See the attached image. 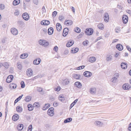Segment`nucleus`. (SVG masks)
<instances>
[{"label":"nucleus","instance_id":"obj_1","mask_svg":"<svg viewBox=\"0 0 131 131\" xmlns=\"http://www.w3.org/2000/svg\"><path fill=\"white\" fill-rule=\"evenodd\" d=\"M119 74L118 73H115L113 75V77L111 79V82L115 83L117 82V79L119 78Z\"/></svg>","mask_w":131,"mask_h":131},{"label":"nucleus","instance_id":"obj_2","mask_svg":"<svg viewBox=\"0 0 131 131\" xmlns=\"http://www.w3.org/2000/svg\"><path fill=\"white\" fill-rule=\"evenodd\" d=\"M39 44L44 47H47L49 45V43L46 40L40 39L39 41Z\"/></svg>","mask_w":131,"mask_h":131},{"label":"nucleus","instance_id":"obj_3","mask_svg":"<svg viewBox=\"0 0 131 131\" xmlns=\"http://www.w3.org/2000/svg\"><path fill=\"white\" fill-rule=\"evenodd\" d=\"M94 124L95 126L98 127H101L104 125L103 123L98 120L95 121Z\"/></svg>","mask_w":131,"mask_h":131},{"label":"nucleus","instance_id":"obj_4","mask_svg":"<svg viewBox=\"0 0 131 131\" xmlns=\"http://www.w3.org/2000/svg\"><path fill=\"white\" fill-rule=\"evenodd\" d=\"M26 74L29 77H31L33 75V71L30 68L28 69L26 71Z\"/></svg>","mask_w":131,"mask_h":131},{"label":"nucleus","instance_id":"obj_5","mask_svg":"<svg viewBox=\"0 0 131 131\" xmlns=\"http://www.w3.org/2000/svg\"><path fill=\"white\" fill-rule=\"evenodd\" d=\"M10 32L14 36L17 35L18 33V30L15 28H13L11 29Z\"/></svg>","mask_w":131,"mask_h":131},{"label":"nucleus","instance_id":"obj_6","mask_svg":"<svg viewBox=\"0 0 131 131\" xmlns=\"http://www.w3.org/2000/svg\"><path fill=\"white\" fill-rule=\"evenodd\" d=\"M54 108L53 107H51L47 111V114L50 116H52L54 114Z\"/></svg>","mask_w":131,"mask_h":131},{"label":"nucleus","instance_id":"obj_7","mask_svg":"<svg viewBox=\"0 0 131 131\" xmlns=\"http://www.w3.org/2000/svg\"><path fill=\"white\" fill-rule=\"evenodd\" d=\"M112 54L110 53L107 54L106 56V60L107 62H109L111 61L113 59Z\"/></svg>","mask_w":131,"mask_h":131},{"label":"nucleus","instance_id":"obj_8","mask_svg":"<svg viewBox=\"0 0 131 131\" xmlns=\"http://www.w3.org/2000/svg\"><path fill=\"white\" fill-rule=\"evenodd\" d=\"M122 88L123 89L125 90H130L131 88V86L128 83H125L124 84Z\"/></svg>","mask_w":131,"mask_h":131},{"label":"nucleus","instance_id":"obj_9","mask_svg":"<svg viewBox=\"0 0 131 131\" xmlns=\"http://www.w3.org/2000/svg\"><path fill=\"white\" fill-rule=\"evenodd\" d=\"M93 32V30L91 28L86 29L85 32V34L88 35H92Z\"/></svg>","mask_w":131,"mask_h":131},{"label":"nucleus","instance_id":"obj_10","mask_svg":"<svg viewBox=\"0 0 131 131\" xmlns=\"http://www.w3.org/2000/svg\"><path fill=\"white\" fill-rule=\"evenodd\" d=\"M128 16L125 15H123L122 17V21L124 24H125L128 22Z\"/></svg>","mask_w":131,"mask_h":131},{"label":"nucleus","instance_id":"obj_11","mask_svg":"<svg viewBox=\"0 0 131 131\" xmlns=\"http://www.w3.org/2000/svg\"><path fill=\"white\" fill-rule=\"evenodd\" d=\"M73 21L71 20H66L64 22V24L67 26H70L72 25Z\"/></svg>","mask_w":131,"mask_h":131},{"label":"nucleus","instance_id":"obj_12","mask_svg":"<svg viewBox=\"0 0 131 131\" xmlns=\"http://www.w3.org/2000/svg\"><path fill=\"white\" fill-rule=\"evenodd\" d=\"M92 75V73L89 71H85L83 73V75L87 78H89L91 77Z\"/></svg>","mask_w":131,"mask_h":131},{"label":"nucleus","instance_id":"obj_13","mask_svg":"<svg viewBox=\"0 0 131 131\" xmlns=\"http://www.w3.org/2000/svg\"><path fill=\"white\" fill-rule=\"evenodd\" d=\"M22 16L23 18L26 21L28 20L29 18V16L28 14L25 13L23 14Z\"/></svg>","mask_w":131,"mask_h":131},{"label":"nucleus","instance_id":"obj_14","mask_svg":"<svg viewBox=\"0 0 131 131\" xmlns=\"http://www.w3.org/2000/svg\"><path fill=\"white\" fill-rule=\"evenodd\" d=\"M41 61L40 58H37L33 61V64L35 65H38L40 63Z\"/></svg>","mask_w":131,"mask_h":131},{"label":"nucleus","instance_id":"obj_15","mask_svg":"<svg viewBox=\"0 0 131 131\" xmlns=\"http://www.w3.org/2000/svg\"><path fill=\"white\" fill-rule=\"evenodd\" d=\"M104 21L106 22H107L109 20V17L108 14L105 13L104 15Z\"/></svg>","mask_w":131,"mask_h":131},{"label":"nucleus","instance_id":"obj_16","mask_svg":"<svg viewBox=\"0 0 131 131\" xmlns=\"http://www.w3.org/2000/svg\"><path fill=\"white\" fill-rule=\"evenodd\" d=\"M9 88L10 90H14L15 89L17 86V85L14 83H11L9 85Z\"/></svg>","mask_w":131,"mask_h":131},{"label":"nucleus","instance_id":"obj_17","mask_svg":"<svg viewBox=\"0 0 131 131\" xmlns=\"http://www.w3.org/2000/svg\"><path fill=\"white\" fill-rule=\"evenodd\" d=\"M74 86L77 88L81 89L82 87V84L79 82L77 81L75 82L74 84Z\"/></svg>","mask_w":131,"mask_h":131},{"label":"nucleus","instance_id":"obj_18","mask_svg":"<svg viewBox=\"0 0 131 131\" xmlns=\"http://www.w3.org/2000/svg\"><path fill=\"white\" fill-rule=\"evenodd\" d=\"M96 60V58L94 57H91L88 58V61L91 63L95 62Z\"/></svg>","mask_w":131,"mask_h":131},{"label":"nucleus","instance_id":"obj_19","mask_svg":"<svg viewBox=\"0 0 131 131\" xmlns=\"http://www.w3.org/2000/svg\"><path fill=\"white\" fill-rule=\"evenodd\" d=\"M41 24L42 25H47L50 23V21L47 20H43L41 22Z\"/></svg>","mask_w":131,"mask_h":131},{"label":"nucleus","instance_id":"obj_20","mask_svg":"<svg viewBox=\"0 0 131 131\" xmlns=\"http://www.w3.org/2000/svg\"><path fill=\"white\" fill-rule=\"evenodd\" d=\"M69 80L67 78H65L62 80V82L65 85H68L69 83Z\"/></svg>","mask_w":131,"mask_h":131},{"label":"nucleus","instance_id":"obj_21","mask_svg":"<svg viewBox=\"0 0 131 131\" xmlns=\"http://www.w3.org/2000/svg\"><path fill=\"white\" fill-rule=\"evenodd\" d=\"M81 75L79 74H73L72 77L74 79H80L81 78Z\"/></svg>","mask_w":131,"mask_h":131},{"label":"nucleus","instance_id":"obj_22","mask_svg":"<svg viewBox=\"0 0 131 131\" xmlns=\"http://www.w3.org/2000/svg\"><path fill=\"white\" fill-rule=\"evenodd\" d=\"M96 92V89L95 88L92 87L90 89V93L92 94H95Z\"/></svg>","mask_w":131,"mask_h":131},{"label":"nucleus","instance_id":"obj_23","mask_svg":"<svg viewBox=\"0 0 131 131\" xmlns=\"http://www.w3.org/2000/svg\"><path fill=\"white\" fill-rule=\"evenodd\" d=\"M68 29L67 28H65L63 29V36H66L68 34Z\"/></svg>","mask_w":131,"mask_h":131},{"label":"nucleus","instance_id":"obj_24","mask_svg":"<svg viewBox=\"0 0 131 131\" xmlns=\"http://www.w3.org/2000/svg\"><path fill=\"white\" fill-rule=\"evenodd\" d=\"M19 117V115L17 114H16L13 116L12 119L13 121H15L18 119Z\"/></svg>","mask_w":131,"mask_h":131},{"label":"nucleus","instance_id":"obj_25","mask_svg":"<svg viewBox=\"0 0 131 131\" xmlns=\"http://www.w3.org/2000/svg\"><path fill=\"white\" fill-rule=\"evenodd\" d=\"M116 48L119 51H121L123 49V46L120 44H117L116 45Z\"/></svg>","mask_w":131,"mask_h":131},{"label":"nucleus","instance_id":"obj_26","mask_svg":"<svg viewBox=\"0 0 131 131\" xmlns=\"http://www.w3.org/2000/svg\"><path fill=\"white\" fill-rule=\"evenodd\" d=\"M97 27L100 30H103L104 28V26L102 23H100L98 25Z\"/></svg>","mask_w":131,"mask_h":131},{"label":"nucleus","instance_id":"obj_27","mask_svg":"<svg viewBox=\"0 0 131 131\" xmlns=\"http://www.w3.org/2000/svg\"><path fill=\"white\" fill-rule=\"evenodd\" d=\"M74 41L72 40H70L67 43L66 46L67 47H70L73 45Z\"/></svg>","mask_w":131,"mask_h":131},{"label":"nucleus","instance_id":"obj_28","mask_svg":"<svg viewBox=\"0 0 131 131\" xmlns=\"http://www.w3.org/2000/svg\"><path fill=\"white\" fill-rule=\"evenodd\" d=\"M28 56V54L27 53H25L21 54L20 57L22 59H25Z\"/></svg>","mask_w":131,"mask_h":131},{"label":"nucleus","instance_id":"obj_29","mask_svg":"<svg viewBox=\"0 0 131 131\" xmlns=\"http://www.w3.org/2000/svg\"><path fill=\"white\" fill-rule=\"evenodd\" d=\"M121 67L123 69H126L127 67V63L125 62H122L121 64Z\"/></svg>","mask_w":131,"mask_h":131},{"label":"nucleus","instance_id":"obj_30","mask_svg":"<svg viewBox=\"0 0 131 131\" xmlns=\"http://www.w3.org/2000/svg\"><path fill=\"white\" fill-rule=\"evenodd\" d=\"M33 107H35L36 108H38L40 107V104L39 103L36 102L34 103L33 104Z\"/></svg>","mask_w":131,"mask_h":131},{"label":"nucleus","instance_id":"obj_31","mask_svg":"<svg viewBox=\"0 0 131 131\" xmlns=\"http://www.w3.org/2000/svg\"><path fill=\"white\" fill-rule=\"evenodd\" d=\"M56 29L58 31H60L61 29V26L59 23H57L56 25Z\"/></svg>","mask_w":131,"mask_h":131},{"label":"nucleus","instance_id":"obj_32","mask_svg":"<svg viewBox=\"0 0 131 131\" xmlns=\"http://www.w3.org/2000/svg\"><path fill=\"white\" fill-rule=\"evenodd\" d=\"M78 50L79 49L77 48H73L71 49V52L72 53H74L78 52Z\"/></svg>","mask_w":131,"mask_h":131},{"label":"nucleus","instance_id":"obj_33","mask_svg":"<svg viewBox=\"0 0 131 131\" xmlns=\"http://www.w3.org/2000/svg\"><path fill=\"white\" fill-rule=\"evenodd\" d=\"M31 97L30 96L28 95L26 97L24 100L26 102H28L31 101Z\"/></svg>","mask_w":131,"mask_h":131},{"label":"nucleus","instance_id":"obj_34","mask_svg":"<svg viewBox=\"0 0 131 131\" xmlns=\"http://www.w3.org/2000/svg\"><path fill=\"white\" fill-rule=\"evenodd\" d=\"M53 28L52 27H50L48 29V33L49 35H51L53 34Z\"/></svg>","mask_w":131,"mask_h":131},{"label":"nucleus","instance_id":"obj_35","mask_svg":"<svg viewBox=\"0 0 131 131\" xmlns=\"http://www.w3.org/2000/svg\"><path fill=\"white\" fill-rule=\"evenodd\" d=\"M50 106V105L49 104H46L43 107L42 109L43 110H45L49 108Z\"/></svg>","mask_w":131,"mask_h":131},{"label":"nucleus","instance_id":"obj_36","mask_svg":"<svg viewBox=\"0 0 131 131\" xmlns=\"http://www.w3.org/2000/svg\"><path fill=\"white\" fill-rule=\"evenodd\" d=\"M28 109L29 111H31L32 110L34 109L33 106L32 104H29L27 105Z\"/></svg>","mask_w":131,"mask_h":131},{"label":"nucleus","instance_id":"obj_37","mask_svg":"<svg viewBox=\"0 0 131 131\" xmlns=\"http://www.w3.org/2000/svg\"><path fill=\"white\" fill-rule=\"evenodd\" d=\"M20 2V0H14L13 2V4L14 5H16L19 4Z\"/></svg>","mask_w":131,"mask_h":131},{"label":"nucleus","instance_id":"obj_38","mask_svg":"<svg viewBox=\"0 0 131 131\" xmlns=\"http://www.w3.org/2000/svg\"><path fill=\"white\" fill-rule=\"evenodd\" d=\"M17 66L18 69L19 70H21L22 68V66L20 62H18L17 63Z\"/></svg>","mask_w":131,"mask_h":131},{"label":"nucleus","instance_id":"obj_39","mask_svg":"<svg viewBox=\"0 0 131 131\" xmlns=\"http://www.w3.org/2000/svg\"><path fill=\"white\" fill-rule=\"evenodd\" d=\"M59 100L61 102L63 101L65 99V97L63 95H60L58 97Z\"/></svg>","mask_w":131,"mask_h":131},{"label":"nucleus","instance_id":"obj_40","mask_svg":"<svg viewBox=\"0 0 131 131\" xmlns=\"http://www.w3.org/2000/svg\"><path fill=\"white\" fill-rule=\"evenodd\" d=\"M16 110L17 112L19 113L23 111V108L20 106H17L16 108Z\"/></svg>","mask_w":131,"mask_h":131},{"label":"nucleus","instance_id":"obj_41","mask_svg":"<svg viewBox=\"0 0 131 131\" xmlns=\"http://www.w3.org/2000/svg\"><path fill=\"white\" fill-rule=\"evenodd\" d=\"M23 128V124H19L17 126V128L18 130H21Z\"/></svg>","mask_w":131,"mask_h":131},{"label":"nucleus","instance_id":"obj_42","mask_svg":"<svg viewBox=\"0 0 131 131\" xmlns=\"http://www.w3.org/2000/svg\"><path fill=\"white\" fill-rule=\"evenodd\" d=\"M35 89L37 90V91L39 92H41L43 91V90L42 88L40 87H36L35 88Z\"/></svg>","mask_w":131,"mask_h":131},{"label":"nucleus","instance_id":"obj_43","mask_svg":"<svg viewBox=\"0 0 131 131\" xmlns=\"http://www.w3.org/2000/svg\"><path fill=\"white\" fill-rule=\"evenodd\" d=\"M72 119L71 118H68L64 121V123H67L71 121H72Z\"/></svg>","mask_w":131,"mask_h":131},{"label":"nucleus","instance_id":"obj_44","mask_svg":"<svg viewBox=\"0 0 131 131\" xmlns=\"http://www.w3.org/2000/svg\"><path fill=\"white\" fill-rule=\"evenodd\" d=\"M14 77L12 75H9V79L10 80H9V83L11 82L13 79Z\"/></svg>","mask_w":131,"mask_h":131},{"label":"nucleus","instance_id":"obj_45","mask_svg":"<svg viewBox=\"0 0 131 131\" xmlns=\"http://www.w3.org/2000/svg\"><path fill=\"white\" fill-rule=\"evenodd\" d=\"M84 67L85 66H82L76 68L75 69L77 70H80L83 69Z\"/></svg>","mask_w":131,"mask_h":131},{"label":"nucleus","instance_id":"obj_46","mask_svg":"<svg viewBox=\"0 0 131 131\" xmlns=\"http://www.w3.org/2000/svg\"><path fill=\"white\" fill-rule=\"evenodd\" d=\"M23 96V95H22L21 96H19L16 99L14 103H16Z\"/></svg>","mask_w":131,"mask_h":131},{"label":"nucleus","instance_id":"obj_47","mask_svg":"<svg viewBox=\"0 0 131 131\" xmlns=\"http://www.w3.org/2000/svg\"><path fill=\"white\" fill-rule=\"evenodd\" d=\"M120 56V53L119 52H116L114 55L115 58H117Z\"/></svg>","mask_w":131,"mask_h":131},{"label":"nucleus","instance_id":"obj_48","mask_svg":"<svg viewBox=\"0 0 131 131\" xmlns=\"http://www.w3.org/2000/svg\"><path fill=\"white\" fill-rule=\"evenodd\" d=\"M75 31L77 33H79L81 32V29L78 27H77L74 29Z\"/></svg>","mask_w":131,"mask_h":131},{"label":"nucleus","instance_id":"obj_49","mask_svg":"<svg viewBox=\"0 0 131 131\" xmlns=\"http://www.w3.org/2000/svg\"><path fill=\"white\" fill-rule=\"evenodd\" d=\"M64 19V16L62 15H60L59 17V19L60 21H62Z\"/></svg>","mask_w":131,"mask_h":131},{"label":"nucleus","instance_id":"obj_50","mask_svg":"<svg viewBox=\"0 0 131 131\" xmlns=\"http://www.w3.org/2000/svg\"><path fill=\"white\" fill-rule=\"evenodd\" d=\"M84 35V33L82 32H81L80 34L78 36V39H80Z\"/></svg>","mask_w":131,"mask_h":131},{"label":"nucleus","instance_id":"obj_51","mask_svg":"<svg viewBox=\"0 0 131 131\" xmlns=\"http://www.w3.org/2000/svg\"><path fill=\"white\" fill-rule=\"evenodd\" d=\"M61 89V87L60 86H58L54 89L55 91H59Z\"/></svg>","mask_w":131,"mask_h":131},{"label":"nucleus","instance_id":"obj_52","mask_svg":"<svg viewBox=\"0 0 131 131\" xmlns=\"http://www.w3.org/2000/svg\"><path fill=\"white\" fill-rule=\"evenodd\" d=\"M21 87L22 88H24L25 86V84L23 81H22L20 83Z\"/></svg>","mask_w":131,"mask_h":131},{"label":"nucleus","instance_id":"obj_53","mask_svg":"<svg viewBox=\"0 0 131 131\" xmlns=\"http://www.w3.org/2000/svg\"><path fill=\"white\" fill-rule=\"evenodd\" d=\"M121 31V29L119 27H116L115 29V32L117 33H119Z\"/></svg>","mask_w":131,"mask_h":131},{"label":"nucleus","instance_id":"obj_54","mask_svg":"<svg viewBox=\"0 0 131 131\" xmlns=\"http://www.w3.org/2000/svg\"><path fill=\"white\" fill-rule=\"evenodd\" d=\"M57 14V12L56 11L53 12L52 14V16L53 18H54Z\"/></svg>","mask_w":131,"mask_h":131},{"label":"nucleus","instance_id":"obj_55","mask_svg":"<svg viewBox=\"0 0 131 131\" xmlns=\"http://www.w3.org/2000/svg\"><path fill=\"white\" fill-rule=\"evenodd\" d=\"M32 129V126L31 125L28 127L27 131H31Z\"/></svg>","mask_w":131,"mask_h":131},{"label":"nucleus","instance_id":"obj_56","mask_svg":"<svg viewBox=\"0 0 131 131\" xmlns=\"http://www.w3.org/2000/svg\"><path fill=\"white\" fill-rule=\"evenodd\" d=\"M88 43V41L87 40H85L83 43V44L84 46L87 45Z\"/></svg>","mask_w":131,"mask_h":131},{"label":"nucleus","instance_id":"obj_57","mask_svg":"<svg viewBox=\"0 0 131 131\" xmlns=\"http://www.w3.org/2000/svg\"><path fill=\"white\" fill-rule=\"evenodd\" d=\"M42 13H45L46 12V10L44 6H43L42 8Z\"/></svg>","mask_w":131,"mask_h":131},{"label":"nucleus","instance_id":"obj_58","mask_svg":"<svg viewBox=\"0 0 131 131\" xmlns=\"http://www.w3.org/2000/svg\"><path fill=\"white\" fill-rule=\"evenodd\" d=\"M5 6L3 4H0V9L2 10L4 9Z\"/></svg>","mask_w":131,"mask_h":131},{"label":"nucleus","instance_id":"obj_59","mask_svg":"<svg viewBox=\"0 0 131 131\" xmlns=\"http://www.w3.org/2000/svg\"><path fill=\"white\" fill-rule=\"evenodd\" d=\"M59 105V103L57 102H54L53 104V106L55 107H56L58 106Z\"/></svg>","mask_w":131,"mask_h":131},{"label":"nucleus","instance_id":"obj_60","mask_svg":"<svg viewBox=\"0 0 131 131\" xmlns=\"http://www.w3.org/2000/svg\"><path fill=\"white\" fill-rule=\"evenodd\" d=\"M3 65L5 68H7L8 66V63L7 62H4V63Z\"/></svg>","mask_w":131,"mask_h":131},{"label":"nucleus","instance_id":"obj_61","mask_svg":"<svg viewBox=\"0 0 131 131\" xmlns=\"http://www.w3.org/2000/svg\"><path fill=\"white\" fill-rule=\"evenodd\" d=\"M19 14V12L18 10H16L15 12L14 13V14L15 15H18Z\"/></svg>","mask_w":131,"mask_h":131},{"label":"nucleus","instance_id":"obj_62","mask_svg":"<svg viewBox=\"0 0 131 131\" xmlns=\"http://www.w3.org/2000/svg\"><path fill=\"white\" fill-rule=\"evenodd\" d=\"M38 0H33V3L36 5H37L38 4Z\"/></svg>","mask_w":131,"mask_h":131},{"label":"nucleus","instance_id":"obj_63","mask_svg":"<svg viewBox=\"0 0 131 131\" xmlns=\"http://www.w3.org/2000/svg\"><path fill=\"white\" fill-rule=\"evenodd\" d=\"M127 129L131 131V122L129 124Z\"/></svg>","mask_w":131,"mask_h":131},{"label":"nucleus","instance_id":"obj_64","mask_svg":"<svg viewBox=\"0 0 131 131\" xmlns=\"http://www.w3.org/2000/svg\"><path fill=\"white\" fill-rule=\"evenodd\" d=\"M126 12L130 15H131V10L127 9L126 10Z\"/></svg>","mask_w":131,"mask_h":131}]
</instances>
